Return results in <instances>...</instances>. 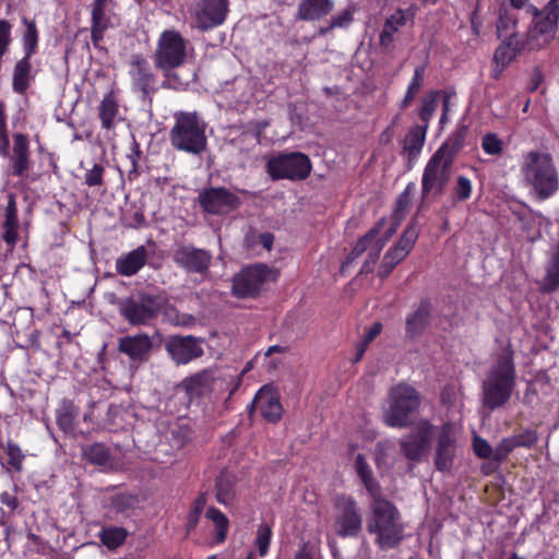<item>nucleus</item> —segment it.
Here are the masks:
<instances>
[{
  "label": "nucleus",
  "instance_id": "1",
  "mask_svg": "<svg viewBox=\"0 0 559 559\" xmlns=\"http://www.w3.org/2000/svg\"><path fill=\"white\" fill-rule=\"evenodd\" d=\"M516 385L514 350L509 344L491 364L481 384V403L493 411L502 407L511 399Z\"/></svg>",
  "mask_w": 559,
  "mask_h": 559
},
{
  "label": "nucleus",
  "instance_id": "2",
  "mask_svg": "<svg viewBox=\"0 0 559 559\" xmlns=\"http://www.w3.org/2000/svg\"><path fill=\"white\" fill-rule=\"evenodd\" d=\"M188 40L179 31L169 28L160 33L153 55L154 67L162 72V88L183 91L188 82L185 81L177 69L187 60Z\"/></svg>",
  "mask_w": 559,
  "mask_h": 559
},
{
  "label": "nucleus",
  "instance_id": "3",
  "mask_svg": "<svg viewBox=\"0 0 559 559\" xmlns=\"http://www.w3.org/2000/svg\"><path fill=\"white\" fill-rule=\"evenodd\" d=\"M366 528L374 536V544L381 550L400 546L405 537V524L397 507L382 495L372 498L366 521Z\"/></svg>",
  "mask_w": 559,
  "mask_h": 559
},
{
  "label": "nucleus",
  "instance_id": "4",
  "mask_svg": "<svg viewBox=\"0 0 559 559\" xmlns=\"http://www.w3.org/2000/svg\"><path fill=\"white\" fill-rule=\"evenodd\" d=\"M169 130L171 146L192 155L202 154L207 146L206 123L197 111H177Z\"/></svg>",
  "mask_w": 559,
  "mask_h": 559
},
{
  "label": "nucleus",
  "instance_id": "5",
  "mask_svg": "<svg viewBox=\"0 0 559 559\" xmlns=\"http://www.w3.org/2000/svg\"><path fill=\"white\" fill-rule=\"evenodd\" d=\"M522 174L539 200L551 198L559 189V176L548 153L531 151L525 155Z\"/></svg>",
  "mask_w": 559,
  "mask_h": 559
},
{
  "label": "nucleus",
  "instance_id": "6",
  "mask_svg": "<svg viewBox=\"0 0 559 559\" xmlns=\"http://www.w3.org/2000/svg\"><path fill=\"white\" fill-rule=\"evenodd\" d=\"M21 23L24 26L21 37L24 55L13 66L12 90L19 95H24L35 79L33 74L32 57L38 52L39 29L34 17L31 19L24 15L21 19Z\"/></svg>",
  "mask_w": 559,
  "mask_h": 559
},
{
  "label": "nucleus",
  "instance_id": "7",
  "mask_svg": "<svg viewBox=\"0 0 559 559\" xmlns=\"http://www.w3.org/2000/svg\"><path fill=\"white\" fill-rule=\"evenodd\" d=\"M419 405V393L413 386L400 383L389 392V407L383 414V423L391 428H407L413 424L412 416Z\"/></svg>",
  "mask_w": 559,
  "mask_h": 559
},
{
  "label": "nucleus",
  "instance_id": "8",
  "mask_svg": "<svg viewBox=\"0 0 559 559\" xmlns=\"http://www.w3.org/2000/svg\"><path fill=\"white\" fill-rule=\"evenodd\" d=\"M332 506L335 535L340 538H357L362 532V513L357 500L347 493H336Z\"/></svg>",
  "mask_w": 559,
  "mask_h": 559
},
{
  "label": "nucleus",
  "instance_id": "9",
  "mask_svg": "<svg viewBox=\"0 0 559 559\" xmlns=\"http://www.w3.org/2000/svg\"><path fill=\"white\" fill-rule=\"evenodd\" d=\"M265 168L272 180L301 181L310 176L312 163L305 153L280 152L266 162Z\"/></svg>",
  "mask_w": 559,
  "mask_h": 559
},
{
  "label": "nucleus",
  "instance_id": "10",
  "mask_svg": "<svg viewBox=\"0 0 559 559\" xmlns=\"http://www.w3.org/2000/svg\"><path fill=\"white\" fill-rule=\"evenodd\" d=\"M448 145H441L428 159L421 177V195L431 192L441 194L445 189L453 167V156H447Z\"/></svg>",
  "mask_w": 559,
  "mask_h": 559
},
{
  "label": "nucleus",
  "instance_id": "11",
  "mask_svg": "<svg viewBox=\"0 0 559 559\" xmlns=\"http://www.w3.org/2000/svg\"><path fill=\"white\" fill-rule=\"evenodd\" d=\"M277 280V271L263 263L245 266L233 278L231 293L237 298H255L269 281Z\"/></svg>",
  "mask_w": 559,
  "mask_h": 559
},
{
  "label": "nucleus",
  "instance_id": "12",
  "mask_svg": "<svg viewBox=\"0 0 559 559\" xmlns=\"http://www.w3.org/2000/svg\"><path fill=\"white\" fill-rule=\"evenodd\" d=\"M117 307L119 314L132 326L147 325L157 318L159 312L157 298L150 294H141L139 299L120 298Z\"/></svg>",
  "mask_w": 559,
  "mask_h": 559
},
{
  "label": "nucleus",
  "instance_id": "13",
  "mask_svg": "<svg viewBox=\"0 0 559 559\" xmlns=\"http://www.w3.org/2000/svg\"><path fill=\"white\" fill-rule=\"evenodd\" d=\"M433 465L438 472H450L457 450V429L452 421H444L435 428Z\"/></svg>",
  "mask_w": 559,
  "mask_h": 559
},
{
  "label": "nucleus",
  "instance_id": "14",
  "mask_svg": "<svg viewBox=\"0 0 559 559\" xmlns=\"http://www.w3.org/2000/svg\"><path fill=\"white\" fill-rule=\"evenodd\" d=\"M229 13V0H198L190 10L193 26L209 32L223 25Z\"/></svg>",
  "mask_w": 559,
  "mask_h": 559
},
{
  "label": "nucleus",
  "instance_id": "15",
  "mask_svg": "<svg viewBox=\"0 0 559 559\" xmlns=\"http://www.w3.org/2000/svg\"><path fill=\"white\" fill-rule=\"evenodd\" d=\"M526 12L535 17L534 26L527 32L528 49H540L555 38L559 13L546 8L540 11L535 5H528Z\"/></svg>",
  "mask_w": 559,
  "mask_h": 559
},
{
  "label": "nucleus",
  "instance_id": "16",
  "mask_svg": "<svg viewBox=\"0 0 559 559\" xmlns=\"http://www.w3.org/2000/svg\"><path fill=\"white\" fill-rule=\"evenodd\" d=\"M128 74L131 80V88L141 95V99H150L158 91L157 76L151 63L142 53H134L129 62Z\"/></svg>",
  "mask_w": 559,
  "mask_h": 559
},
{
  "label": "nucleus",
  "instance_id": "17",
  "mask_svg": "<svg viewBox=\"0 0 559 559\" xmlns=\"http://www.w3.org/2000/svg\"><path fill=\"white\" fill-rule=\"evenodd\" d=\"M435 426L428 419H421L409 433L400 441L404 456L412 462H420L431 445Z\"/></svg>",
  "mask_w": 559,
  "mask_h": 559
},
{
  "label": "nucleus",
  "instance_id": "18",
  "mask_svg": "<svg viewBox=\"0 0 559 559\" xmlns=\"http://www.w3.org/2000/svg\"><path fill=\"white\" fill-rule=\"evenodd\" d=\"M198 202L204 213L217 216L227 215L241 205L240 198L225 187L203 189L198 194Z\"/></svg>",
  "mask_w": 559,
  "mask_h": 559
},
{
  "label": "nucleus",
  "instance_id": "19",
  "mask_svg": "<svg viewBox=\"0 0 559 559\" xmlns=\"http://www.w3.org/2000/svg\"><path fill=\"white\" fill-rule=\"evenodd\" d=\"M203 338L193 335H170L165 343V349L177 365H187L204 355Z\"/></svg>",
  "mask_w": 559,
  "mask_h": 559
},
{
  "label": "nucleus",
  "instance_id": "20",
  "mask_svg": "<svg viewBox=\"0 0 559 559\" xmlns=\"http://www.w3.org/2000/svg\"><path fill=\"white\" fill-rule=\"evenodd\" d=\"M0 156L9 160V175L26 178L32 168V152L27 134L16 132L12 135V147L8 146V154Z\"/></svg>",
  "mask_w": 559,
  "mask_h": 559
},
{
  "label": "nucleus",
  "instance_id": "21",
  "mask_svg": "<svg viewBox=\"0 0 559 559\" xmlns=\"http://www.w3.org/2000/svg\"><path fill=\"white\" fill-rule=\"evenodd\" d=\"M153 348V338L146 333L126 335L117 342L118 353L127 356L131 366L136 367L150 360Z\"/></svg>",
  "mask_w": 559,
  "mask_h": 559
},
{
  "label": "nucleus",
  "instance_id": "22",
  "mask_svg": "<svg viewBox=\"0 0 559 559\" xmlns=\"http://www.w3.org/2000/svg\"><path fill=\"white\" fill-rule=\"evenodd\" d=\"M433 313V304L429 297H421L405 318V335L415 340L420 337L430 325Z\"/></svg>",
  "mask_w": 559,
  "mask_h": 559
},
{
  "label": "nucleus",
  "instance_id": "23",
  "mask_svg": "<svg viewBox=\"0 0 559 559\" xmlns=\"http://www.w3.org/2000/svg\"><path fill=\"white\" fill-rule=\"evenodd\" d=\"M248 411L250 414L253 411H259L266 421L276 424L282 418L283 406L278 393L267 386H263L257 392Z\"/></svg>",
  "mask_w": 559,
  "mask_h": 559
},
{
  "label": "nucleus",
  "instance_id": "24",
  "mask_svg": "<svg viewBox=\"0 0 559 559\" xmlns=\"http://www.w3.org/2000/svg\"><path fill=\"white\" fill-rule=\"evenodd\" d=\"M212 255L204 249L193 246H182L175 251L174 261L190 273L203 274L207 272Z\"/></svg>",
  "mask_w": 559,
  "mask_h": 559
},
{
  "label": "nucleus",
  "instance_id": "25",
  "mask_svg": "<svg viewBox=\"0 0 559 559\" xmlns=\"http://www.w3.org/2000/svg\"><path fill=\"white\" fill-rule=\"evenodd\" d=\"M415 8L411 7L406 11L397 9L393 14L388 16L384 21L383 27L379 34V46L384 51H392L394 49V35L407 23L408 15L414 17Z\"/></svg>",
  "mask_w": 559,
  "mask_h": 559
},
{
  "label": "nucleus",
  "instance_id": "26",
  "mask_svg": "<svg viewBox=\"0 0 559 559\" xmlns=\"http://www.w3.org/2000/svg\"><path fill=\"white\" fill-rule=\"evenodd\" d=\"M148 253L145 246H139L116 260V271L121 276L135 275L147 262Z\"/></svg>",
  "mask_w": 559,
  "mask_h": 559
},
{
  "label": "nucleus",
  "instance_id": "27",
  "mask_svg": "<svg viewBox=\"0 0 559 559\" xmlns=\"http://www.w3.org/2000/svg\"><path fill=\"white\" fill-rule=\"evenodd\" d=\"M108 0H94L91 16V40L98 48L105 32L110 27V17L106 14Z\"/></svg>",
  "mask_w": 559,
  "mask_h": 559
},
{
  "label": "nucleus",
  "instance_id": "28",
  "mask_svg": "<svg viewBox=\"0 0 559 559\" xmlns=\"http://www.w3.org/2000/svg\"><path fill=\"white\" fill-rule=\"evenodd\" d=\"M334 8L332 0H300L296 19L300 21L314 22L329 15Z\"/></svg>",
  "mask_w": 559,
  "mask_h": 559
},
{
  "label": "nucleus",
  "instance_id": "29",
  "mask_svg": "<svg viewBox=\"0 0 559 559\" xmlns=\"http://www.w3.org/2000/svg\"><path fill=\"white\" fill-rule=\"evenodd\" d=\"M97 111L102 129L110 131L116 128L119 116V103L112 91L104 95Z\"/></svg>",
  "mask_w": 559,
  "mask_h": 559
},
{
  "label": "nucleus",
  "instance_id": "30",
  "mask_svg": "<svg viewBox=\"0 0 559 559\" xmlns=\"http://www.w3.org/2000/svg\"><path fill=\"white\" fill-rule=\"evenodd\" d=\"M495 29L498 39L518 33L519 17L506 3H500L496 10Z\"/></svg>",
  "mask_w": 559,
  "mask_h": 559
},
{
  "label": "nucleus",
  "instance_id": "31",
  "mask_svg": "<svg viewBox=\"0 0 559 559\" xmlns=\"http://www.w3.org/2000/svg\"><path fill=\"white\" fill-rule=\"evenodd\" d=\"M236 498L235 477L226 472H221L215 479V499L224 507L233 506Z\"/></svg>",
  "mask_w": 559,
  "mask_h": 559
},
{
  "label": "nucleus",
  "instance_id": "32",
  "mask_svg": "<svg viewBox=\"0 0 559 559\" xmlns=\"http://www.w3.org/2000/svg\"><path fill=\"white\" fill-rule=\"evenodd\" d=\"M427 129V126L415 124L406 133L403 151L407 154L409 162L416 160L421 153Z\"/></svg>",
  "mask_w": 559,
  "mask_h": 559
},
{
  "label": "nucleus",
  "instance_id": "33",
  "mask_svg": "<svg viewBox=\"0 0 559 559\" xmlns=\"http://www.w3.org/2000/svg\"><path fill=\"white\" fill-rule=\"evenodd\" d=\"M213 373L210 370H202L197 372L181 382V386L185 389L190 399L200 397L211 386L213 382Z\"/></svg>",
  "mask_w": 559,
  "mask_h": 559
},
{
  "label": "nucleus",
  "instance_id": "34",
  "mask_svg": "<svg viewBox=\"0 0 559 559\" xmlns=\"http://www.w3.org/2000/svg\"><path fill=\"white\" fill-rule=\"evenodd\" d=\"M355 471L371 498L381 495L380 484L374 479L373 472L361 453L356 455Z\"/></svg>",
  "mask_w": 559,
  "mask_h": 559
},
{
  "label": "nucleus",
  "instance_id": "35",
  "mask_svg": "<svg viewBox=\"0 0 559 559\" xmlns=\"http://www.w3.org/2000/svg\"><path fill=\"white\" fill-rule=\"evenodd\" d=\"M97 537L109 551H115L124 545L129 532L122 526L106 525L98 532Z\"/></svg>",
  "mask_w": 559,
  "mask_h": 559
},
{
  "label": "nucleus",
  "instance_id": "36",
  "mask_svg": "<svg viewBox=\"0 0 559 559\" xmlns=\"http://www.w3.org/2000/svg\"><path fill=\"white\" fill-rule=\"evenodd\" d=\"M559 288V243L555 248L547 265L539 290L542 294H552Z\"/></svg>",
  "mask_w": 559,
  "mask_h": 559
},
{
  "label": "nucleus",
  "instance_id": "37",
  "mask_svg": "<svg viewBox=\"0 0 559 559\" xmlns=\"http://www.w3.org/2000/svg\"><path fill=\"white\" fill-rule=\"evenodd\" d=\"M82 456L90 464L108 466L111 461V452L104 443L95 442L82 448Z\"/></svg>",
  "mask_w": 559,
  "mask_h": 559
},
{
  "label": "nucleus",
  "instance_id": "38",
  "mask_svg": "<svg viewBox=\"0 0 559 559\" xmlns=\"http://www.w3.org/2000/svg\"><path fill=\"white\" fill-rule=\"evenodd\" d=\"M426 66H417L414 70L413 78L407 86L403 99L399 103V108L404 110L408 108L414 102L415 97L421 90L425 83Z\"/></svg>",
  "mask_w": 559,
  "mask_h": 559
},
{
  "label": "nucleus",
  "instance_id": "39",
  "mask_svg": "<svg viewBox=\"0 0 559 559\" xmlns=\"http://www.w3.org/2000/svg\"><path fill=\"white\" fill-rule=\"evenodd\" d=\"M205 518L214 525L215 544H223L226 540L229 528V521L227 516L216 507H209L205 511Z\"/></svg>",
  "mask_w": 559,
  "mask_h": 559
},
{
  "label": "nucleus",
  "instance_id": "40",
  "mask_svg": "<svg viewBox=\"0 0 559 559\" xmlns=\"http://www.w3.org/2000/svg\"><path fill=\"white\" fill-rule=\"evenodd\" d=\"M206 503V492H200L191 503L185 523V530L187 535H190L197 528Z\"/></svg>",
  "mask_w": 559,
  "mask_h": 559
},
{
  "label": "nucleus",
  "instance_id": "41",
  "mask_svg": "<svg viewBox=\"0 0 559 559\" xmlns=\"http://www.w3.org/2000/svg\"><path fill=\"white\" fill-rule=\"evenodd\" d=\"M440 94L441 91H430L423 97V105L418 110V117L423 122L421 126L429 127V122L438 108V97Z\"/></svg>",
  "mask_w": 559,
  "mask_h": 559
},
{
  "label": "nucleus",
  "instance_id": "42",
  "mask_svg": "<svg viewBox=\"0 0 559 559\" xmlns=\"http://www.w3.org/2000/svg\"><path fill=\"white\" fill-rule=\"evenodd\" d=\"M5 453L8 455V471L15 473L22 472L25 454L23 453L21 447L14 441L8 440L5 444Z\"/></svg>",
  "mask_w": 559,
  "mask_h": 559
},
{
  "label": "nucleus",
  "instance_id": "43",
  "mask_svg": "<svg viewBox=\"0 0 559 559\" xmlns=\"http://www.w3.org/2000/svg\"><path fill=\"white\" fill-rule=\"evenodd\" d=\"M384 223L385 218H381L367 234L358 239L353 248L355 254L361 255L368 249L371 250L373 248L376 238L379 236Z\"/></svg>",
  "mask_w": 559,
  "mask_h": 559
},
{
  "label": "nucleus",
  "instance_id": "44",
  "mask_svg": "<svg viewBox=\"0 0 559 559\" xmlns=\"http://www.w3.org/2000/svg\"><path fill=\"white\" fill-rule=\"evenodd\" d=\"M405 259L404 255H402L400 252H397L395 249L390 248L380 264V267L378 270V276L381 280H385L389 277V275L393 272L395 266L401 263Z\"/></svg>",
  "mask_w": 559,
  "mask_h": 559
},
{
  "label": "nucleus",
  "instance_id": "45",
  "mask_svg": "<svg viewBox=\"0 0 559 559\" xmlns=\"http://www.w3.org/2000/svg\"><path fill=\"white\" fill-rule=\"evenodd\" d=\"M136 503V496L131 493L120 492L110 498V507L116 513H124L134 509Z\"/></svg>",
  "mask_w": 559,
  "mask_h": 559
},
{
  "label": "nucleus",
  "instance_id": "46",
  "mask_svg": "<svg viewBox=\"0 0 559 559\" xmlns=\"http://www.w3.org/2000/svg\"><path fill=\"white\" fill-rule=\"evenodd\" d=\"M272 539V527L267 523L258 526L254 545L258 547L261 557L266 556Z\"/></svg>",
  "mask_w": 559,
  "mask_h": 559
},
{
  "label": "nucleus",
  "instance_id": "47",
  "mask_svg": "<svg viewBox=\"0 0 559 559\" xmlns=\"http://www.w3.org/2000/svg\"><path fill=\"white\" fill-rule=\"evenodd\" d=\"M473 185L472 180L466 176H459L455 186L453 187L452 198L455 202H464L472 197Z\"/></svg>",
  "mask_w": 559,
  "mask_h": 559
},
{
  "label": "nucleus",
  "instance_id": "48",
  "mask_svg": "<svg viewBox=\"0 0 559 559\" xmlns=\"http://www.w3.org/2000/svg\"><path fill=\"white\" fill-rule=\"evenodd\" d=\"M417 238L418 233L416 231V229L407 228L403 231L399 241L392 248L406 258L412 251Z\"/></svg>",
  "mask_w": 559,
  "mask_h": 559
},
{
  "label": "nucleus",
  "instance_id": "49",
  "mask_svg": "<svg viewBox=\"0 0 559 559\" xmlns=\"http://www.w3.org/2000/svg\"><path fill=\"white\" fill-rule=\"evenodd\" d=\"M467 135V127L461 126L455 133H453L449 140L443 143L442 145H448L447 150V156H453V159L455 158V155L463 148L465 138Z\"/></svg>",
  "mask_w": 559,
  "mask_h": 559
},
{
  "label": "nucleus",
  "instance_id": "50",
  "mask_svg": "<svg viewBox=\"0 0 559 559\" xmlns=\"http://www.w3.org/2000/svg\"><path fill=\"white\" fill-rule=\"evenodd\" d=\"M503 147V141L493 132L486 133L481 139V148L487 155H501Z\"/></svg>",
  "mask_w": 559,
  "mask_h": 559
},
{
  "label": "nucleus",
  "instance_id": "51",
  "mask_svg": "<svg viewBox=\"0 0 559 559\" xmlns=\"http://www.w3.org/2000/svg\"><path fill=\"white\" fill-rule=\"evenodd\" d=\"M518 55L511 50L508 45H504L502 41L496 48L493 53V62L499 67V71H503L515 58Z\"/></svg>",
  "mask_w": 559,
  "mask_h": 559
},
{
  "label": "nucleus",
  "instance_id": "52",
  "mask_svg": "<svg viewBox=\"0 0 559 559\" xmlns=\"http://www.w3.org/2000/svg\"><path fill=\"white\" fill-rule=\"evenodd\" d=\"M414 188L415 185L409 182L404 191L397 197L393 213L395 219L401 221L404 217V212L411 204V195Z\"/></svg>",
  "mask_w": 559,
  "mask_h": 559
},
{
  "label": "nucleus",
  "instance_id": "53",
  "mask_svg": "<svg viewBox=\"0 0 559 559\" xmlns=\"http://www.w3.org/2000/svg\"><path fill=\"white\" fill-rule=\"evenodd\" d=\"M10 136L7 123L5 106L0 102V154H8Z\"/></svg>",
  "mask_w": 559,
  "mask_h": 559
},
{
  "label": "nucleus",
  "instance_id": "54",
  "mask_svg": "<svg viewBox=\"0 0 559 559\" xmlns=\"http://www.w3.org/2000/svg\"><path fill=\"white\" fill-rule=\"evenodd\" d=\"M75 415L68 408L58 411L56 415V424L60 430L66 433L72 432L74 429Z\"/></svg>",
  "mask_w": 559,
  "mask_h": 559
},
{
  "label": "nucleus",
  "instance_id": "55",
  "mask_svg": "<svg viewBox=\"0 0 559 559\" xmlns=\"http://www.w3.org/2000/svg\"><path fill=\"white\" fill-rule=\"evenodd\" d=\"M381 251H382V243L374 245L373 248H371V250H369L368 257H367L366 261L364 262V264L359 271V274L367 275V274L373 272L374 265L377 264V262L379 260Z\"/></svg>",
  "mask_w": 559,
  "mask_h": 559
},
{
  "label": "nucleus",
  "instance_id": "56",
  "mask_svg": "<svg viewBox=\"0 0 559 559\" xmlns=\"http://www.w3.org/2000/svg\"><path fill=\"white\" fill-rule=\"evenodd\" d=\"M515 444L519 445V448H532L534 447L538 441V433L534 429H526L522 431L521 433H518L514 436Z\"/></svg>",
  "mask_w": 559,
  "mask_h": 559
},
{
  "label": "nucleus",
  "instance_id": "57",
  "mask_svg": "<svg viewBox=\"0 0 559 559\" xmlns=\"http://www.w3.org/2000/svg\"><path fill=\"white\" fill-rule=\"evenodd\" d=\"M504 45H508V47L513 50L518 56L526 48H528V41L527 38L523 39L519 36V33L503 36L500 39Z\"/></svg>",
  "mask_w": 559,
  "mask_h": 559
},
{
  "label": "nucleus",
  "instance_id": "58",
  "mask_svg": "<svg viewBox=\"0 0 559 559\" xmlns=\"http://www.w3.org/2000/svg\"><path fill=\"white\" fill-rule=\"evenodd\" d=\"M473 450L479 459H489L493 452L488 441L479 436L473 438Z\"/></svg>",
  "mask_w": 559,
  "mask_h": 559
},
{
  "label": "nucleus",
  "instance_id": "59",
  "mask_svg": "<svg viewBox=\"0 0 559 559\" xmlns=\"http://www.w3.org/2000/svg\"><path fill=\"white\" fill-rule=\"evenodd\" d=\"M104 166L95 164L93 168L85 174V183L88 187L102 186L104 183Z\"/></svg>",
  "mask_w": 559,
  "mask_h": 559
},
{
  "label": "nucleus",
  "instance_id": "60",
  "mask_svg": "<svg viewBox=\"0 0 559 559\" xmlns=\"http://www.w3.org/2000/svg\"><path fill=\"white\" fill-rule=\"evenodd\" d=\"M3 224H19L16 198L14 193H9L5 207V218Z\"/></svg>",
  "mask_w": 559,
  "mask_h": 559
},
{
  "label": "nucleus",
  "instance_id": "61",
  "mask_svg": "<svg viewBox=\"0 0 559 559\" xmlns=\"http://www.w3.org/2000/svg\"><path fill=\"white\" fill-rule=\"evenodd\" d=\"M26 538L29 544L33 546V550L39 555H46L49 544L41 536L35 534L32 531H28L26 534Z\"/></svg>",
  "mask_w": 559,
  "mask_h": 559
},
{
  "label": "nucleus",
  "instance_id": "62",
  "mask_svg": "<svg viewBox=\"0 0 559 559\" xmlns=\"http://www.w3.org/2000/svg\"><path fill=\"white\" fill-rule=\"evenodd\" d=\"M2 239L10 249H13L19 240V224H3Z\"/></svg>",
  "mask_w": 559,
  "mask_h": 559
},
{
  "label": "nucleus",
  "instance_id": "63",
  "mask_svg": "<svg viewBox=\"0 0 559 559\" xmlns=\"http://www.w3.org/2000/svg\"><path fill=\"white\" fill-rule=\"evenodd\" d=\"M469 23L472 33L475 37H479L481 34L483 25H484V19L480 14V4L479 2L476 3L471 16H469Z\"/></svg>",
  "mask_w": 559,
  "mask_h": 559
},
{
  "label": "nucleus",
  "instance_id": "64",
  "mask_svg": "<svg viewBox=\"0 0 559 559\" xmlns=\"http://www.w3.org/2000/svg\"><path fill=\"white\" fill-rule=\"evenodd\" d=\"M353 12L348 9L331 17L332 27H346L353 22Z\"/></svg>",
  "mask_w": 559,
  "mask_h": 559
}]
</instances>
